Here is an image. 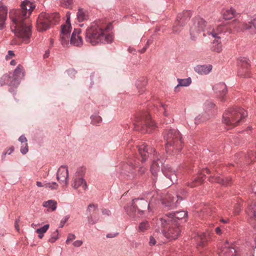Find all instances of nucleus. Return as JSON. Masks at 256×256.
<instances>
[{
  "mask_svg": "<svg viewBox=\"0 0 256 256\" xmlns=\"http://www.w3.org/2000/svg\"><path fill=\"white\" fill-rule=\"evenodd\" d=\"M34 6L30 1L24 0L21 4V10H14L10 14L12 20L10 28L14 34L26 44L29 42L32 35L31 26L26 19L31 14Z\"/></svg>",
  "mask_w": 256,
  "mask_h": 256,
  "instance_id": "f257e3e1",
  "label": "nucleus"
},
{
  "mask_svg": "<svg viewBox=\"0 0 256 256\" xmlns=\"http://www.w3.org/2000/svg\"><path fill=\"white\" fill-rule=\"evenodd\" d=\"M86 40L92 46L98 44H110L112 42V24L110 23L104 28L92 23L86 32Z\"/></svg>",
  "mask_w": 256,
  "mask_h": 256,
  "instance_id": "f03ea898",
  "label": "nucleus"
},
{
  "mask_svg": "<svg viewBox=\"0 0 256 256\" xmlns=\"http://www.w3.org/2000/svg\"><path fill=\"white\" fill-rule=\"evenodd\" d=\"M200 32H204L203 36L212 35L214 38H220L219 34L221 33L232 32L231 29L226 25H220L214 27L208 26L206 28V21L202 18L194 19L193 25L190 27V33L194 39L196 38Z\"/></svg>",
  "mask_w": 256,
  "mask_h": 256,
  "instance_id": "7ed1b4c3",
  "label": "nucleus"
},
{
  "mask_svg": "<svg viewBox=\"0 0 256 256\" xmlns=\"http://www.w3.org/2000/svg\"><path fill=\"white\" fill-rule=\"evenodd\" d=\"M24 76V70L22 66H18L13 73L9 72L4 74L0 78V85L8 86L9 91L13 92L18 87L20 83V79Z\"/></svg>",
  "mask_w": 256,
  "mask_h": 256,
  "instance_id": "20e7f679",
  "label": "nucleus"
},
{
  "mask_svg": "<svg viewBox=\"0 0 256 256\" xmlns=\"http://www.w3.org/2000/svg\"><path fill=\"white\" fill-rule=\"evenodd\" d=\"M246 116L247 112L243 108H233L224 114L222 122L228 126V128H232L244 122Z\"/></svg>",
  "mask_w": 256,
  "mask_h": 256,
  "instance_id": "39448f33",
  "label": "nucleus"
},
{
  "mask_svg": "<svg viewBox=\"0 0 256 256\" xmlns=\"http://www.w3.org/2000/svg\"><path fill=\"white\" fill-rule=\"evenodd\" d=\"M166 141V150L170 153L174 151L179 152L182 146V142L180 132L176 129H170L164 135Z\"/></svg>",
  "mask_w": 256,
  "mask_h": 256,
  "instance_id": "423d86ee",
  "label": "nucleus"
},
{
  "mask_svg": "<svg viewBox=\"0 0 256 256\" xmlns=\"http://www.w3.org/2000/svg\"><path fill=\"white\" fill-rule=\"evenodd\" d=\"M60 15L58 13L41 14L37 20V29L42 32L50 28V24H56L60 20Z\"/></svg>",
  "mask_w": 256,
  "mask_h": 256,
  "instance_id": "0eeeda50",
  "label": "nucleus"
},
{
  "mask_svg": "<svg viewBox=\"0 0 256 256\" xmlns=\"http://www.w3.org/2000/svg\"><path fill=\"white\" fill-rule=\"evenodd\" d=\"M158 225L160 224H158ZM162 228V234L170 240H176L179 236L180 230L178 223H173L168 222L164 223L165 226L160 224Z\"/></svg>",
  "mask_w": 256,
  "mask_h": 256,
  "instance_id": "6e6552de",
  "label": "nucleus"
},
{
  "mask_svg": "<svg viewBox=\"0 0 256 256\" xmlns=\"http://www.w3.org/2000/svg\"><path fill=\"white\" fill-rule=\"evenodd\" d=\"M232 26L236 32L249 30L252 34H256V17L248 22L234 20L232 22Z\"/></svg>",
  "mask_w": 256,
  "mask_h": 256,
  "instance_id": "1a4fd4ad",
  "label": "nucleus"
},
{
  "mask_svg": "<svg viewBox=\"0 0 256 256\" xmlns=\"http://www.w3.org/2000/svg\"><path fill=\"white\" fill-rule=\"evenodd\" d=\"M216 104L211 100H207L204 104V112L202 115H199L195 119V123L198 124L204 122L210 118L213 114V111L216 109Z\"/></svg>",
  "mask_w": 256,
  "mask_h": 256,
  "instance_id": "9d476101",
  "label": "nucleus"
},
{
  "mask_svg": "<svg viewBox=\"0 0 256 256\" xmlns=\"http://www.w3.org/2000/svg\"><path fill=\"white\" fill-rule=\"evenodd\" d=\"M187 215V213L184 211L176 212L174 213H170L166 214L162 218H160L158 221V224L162 226H165L164 223L167 224L168 222H170L173 223H177L176 220H180L184 218Z\"/></svg>",
  "mask_w": 256,
  "mask_h": 256,
  "instance_id": "9b49d317",
  "label": "nucleus"
},
{
  "mask_svg": "<svg viewBox=\"0 0 256 256\" xmlns=\"http://www.w3.org/2000/svg\"><path fill=\"white\" fill-rule=\"evenodd\" d=\"M72 30L71 24L68 18L66 24L62 26L60 40L64 46H67L69 44L70 35Z\"/></svg>",
  "mask_w": 256,
  "mask_h": 256,
  "instance_id": "f8f14e48",
  "label": "nucleus"
},
{
  "mask_svg": "<svg viewBox=\"0 0 256 256\" xmlns=\"http://www.w3.org/2000/svg\"><path fill=\"white\" fill-rule=\"evenodd\" d=\"M144 122V126H140V124L138 123V124L135 126L136 130L144 134L151 132L155 126L154 122L151 119L148 118Z\"/></svg>",
  "mask_w": 256,
  "mask_h": 256,
  "instance_id": "ddd939ff",
  "label": "nucleus"
},
{
  "mask_svg": "<svg viewBox=\"0 0 256 256\" xmlns=\"http://www.w3.org/2000/svg\"><path fill=\"white\" fill-rule=\"evenodd\" d=\"M246 212L251 220L252 224L256 229V200L252 201L249 204Z\"/></svg>",
  "mask_w": 256,
  "mask_h": 256,
  "instance_id": "4468645a",
  "label": "nucleus"
},
{
  "mask_svg": "<svg viewBox=\"0 0 256 256\" xmlns=\"http://www.w3.org/2000/svg\"><path fill=\"white\" fill-rule=\"evenodd\" d=\"M58 180L64 182L67 184L68 179V166H62L58 170L56 174Z\"/></svg>",
  "mask_w": 256,
  "mask_h": 256,
  "instance_id": "2eb2a0df",
  "label": "nucleus"
},
{
  "mask_svg": "<svg viewBox=\"0 0 256 256\" xmlns=\"http://www.w3.org/2000/svg\"><path fill=\"white\" fill-rule=\"evenodd\" d=\"M138 204H141L142 206L140 207L142 208H144L147 206L148 202L144 199H140V200L138 198L133 200L132 201L131 207L130 208L128 207L125 208V209L128 214L130 215H132L133 212H136Z\"/></svg>",
  "mask_w": 256,
  "mask_h": 256,
  "instance_id": "dca6fc26",
  "label": "nucleus"
},
{
  "mask_svg": "<svg viewBox=\"0 0 256 256\" xmlns=\"http://www.w3.org/2000/svg\"><path fill=\"white\" fill-rule=\"evenodd\" d=\"M80 29H74L70 38V44L76 46H82L83 44L82 38L80 36Z\"/></svg>",
  "mask_w": 256,
  "mask_h": 256,
  "instance_id": "f3484780",
  "label": "nucleus"
},
{
  "mask_svg": "<svg viewBox=\"0 0 256 256\" xmlns=\"http://www.w3.org/2000/svg\"><path fill=\"white\" fill-rule=\"evenodd\" d=\"M190 12L188 11H185L180 13L178 15L176 20V24H180V26H184L190 19Z\"/></svg>",
  "mask_w": 256,
  "mask_h": 256,
  "instance_id": "a211bd4d",
  "label": "nucleus"
},
{
  "mask_svg": "<svg viewBox=\"0 0 256 256\" xmlns=\"http://www.w3.org/2000/svg\"><path fill=\"white\" fill-rule=\"evenodd\" d=\"M236 250L232 247H230L226 243L224 248L217 253L218 256H236Z\"/></svg>",
  "mask_w": 256,
  "mask_h": 256,
  "instance_id": "6ab92c4d",
  "label": "nucleus"
},
{
  "mask_svg": "<svg viewBox=\"0 0 256 256\" xmlns=\"http://www.w3.org/2000/svg\"><path fill=\"white\" fill-rule=\"evenodd\" d=\"M174 198L171 194H166L164 198L162 199V203L166 206L171 208H174L176 206L177 200L175 202H174Z\"/></svg>",
  "mask_w": 256,
  "mask_h": 256,
  "instance_id": "aec40b11",
  "label": "nucleus"
},
{
  "mask_svg": "<svg viewBox=\"0 0 256 256\" xmlns=\"http://www.w3.org/2000/svg\"><path fill=\"white\" fill-rule=\"evenodd\" d=\"M214 90L223 99L224 96L226 94L227 90L226 85L223 83H219L213 87Z\"/></svg>",
  "mask_w": 256,
  "mask_h": 256,
  "instance_id": "412c9836",
  "label": "nucleus"
},
{
  "mask_svg": "<svg viewBox=\"0 0 256 256\" xmlns=\"http://www.w3.org/2000/svg\"><path fill=\"white\" fill-rule=\"evenodd\" d=\"M72 186L74 189H76L80 186L82 187L84 190H86L88 188L86 182L82 178L80 177L74 178Z\"/></svg>",
  "mask_w": 256,
  "mask_h": 256,
  "instance_id": "4be33fe9",
  "label": "nucleus"
},
{
  "mask_svg": "<svg viewBox=\"0 0 256 256\" xmlns=\"http://www.w3.org/2000/svg\"><path fill=\"white\" fill-rule=\"evenodd\" d=\"M8 9L6 6H0V30H2L5 26V20L6 18Z\"/></svg>",
  "mask_w": 256,
  "mask_h": 256,
  "instance_id": "5701e85b",
  "label": "nucleus"
},
{
  "mask_svg": "<svg viewBox=\"0 0 256 256\" xmlns=\"http://www.w3.org/2000/svg\"><path fill=\"white\" fill-rule=\"evenodd\" d=\"M212 66L210 64L197 66L194 68V70L199 74H207L212 70Z\"/></svg>",
  "mask_w": 256,
  "mask_h": 256,
  "instance_id": "b1692460",
  "label": "nucleus"
},
{
  "mask_svg": "<svg viewBox=\"0 0 256 256\" xmlns=\"http://www.w3.org/2000/svg\"><path fill=\"white\" fill-rule=\"evenodd\" d=\"M138 150L140 155L142 162H145L148 156V149L147 146L145 144H142L138 146Z\"/></svg>",
  "mask_w": 256,
  "mask_h": 256,
  "instance_id": "393cba45",
  "label": "nucleus"
},
{
  "mask_svg": "<svg viewBox=\"0 0 256 256\" xmlns=\"http://www.w3.org/2000/svg\"><path fill=\"white\" fill-rule=\"evenodd\" d=\"M76 16L79 22H82L88 19V10L82 8H79L77 12Z\"/></svg>",
  "mask_w": 256,
  "mask_h": 256,
  "instance_id": "a878e982",
  "label": "nucleus"
},
{
  "mask_svg": "<svg viewBox=\"0 0 256 256\" xmlns=\"http://www.w3.org/2000/svg\"><path fill=\"white\" fill-rule=\"evenodd\" d=\"M163 172L166 177L168 178L172 182L174 181H176V176L174 171H172V170L170 168H164L162 169Z\"/></svg>",
  "mask_w": 256,
  "mask_h": 256,
  "instance_id": "bb28decb",
  "label": "nucleus"
},
{
  "mask_svg": "<svg viewBox=\"0 0 256 256\" xmlns=\"http://www.w3.org/2000/svg\"><path fill=\"white\" fill-rule=\"evenodd\" d=\"M210 180L211 182H216L222 184L223 185L228 186L230 184L231 180L230 178H226V180H224L222 177L216 176L210 178Z\"/></svg>",
  "mask_w": 256,
  "mask_h": 256,
  "instance_id": "cd10ccee",
  "label": "nucleus"
},
{
  "mask_svg": "<svg viewBox=\"0 0 256 256\" xmlns=\"http://www.w3.org/2000/svg\"><path fill=\"white\" fill-rule=\"evenodd\" d=\"M42 206L48 208V211H54L56 209L57 202L54 200H50L44 202L42 203Z\"/></svg>",
  "mask_w": 256,
  "mask_h": 256,
  "instance_id": "c85d7f7f",
  "label": "nucleus"
},
{
  "mask_svg": "<svg viewBox=\"0 0 256 256\" xmlns=\"http://www.w3.org/2000/svg\"><path fill=\"white\" fill-rule=\"evenodd\" d=\"M236 15V11L232 8H227L222 10V16L225 20L232 18Z\"/></svg>",
  "mask_w": 256,
  "mask_h": 256,
  "instance_id": "c756f323",
  "label": "nucleus"
},
{
  "mask_svg": "<svg viewBox=\"0 0 256 256\" xmlns=\"http://www.w3.org/2000/svg\"><path fill=\"white\" fill-rule=\"evenodd\" d=\"M157 160H154L150 167V170L152 174L155 176L157 174V172H160V164H162V162L160 161V162H158V161L160 160L158 157L156 158Z\"/></svg>",
  "mask_w": 256,
  "mask_h": 256,
  "instance_id": "7c9ffc66",
  "label": "nucleus"
},
{
  "mask_svg": "<svg viewBox=\"0 0 256 256\" xmlns=\"http://www.w3.org/2000/svg\"><path fill=\"white\" fill-rule=\"evenodd\" d=\"M178 84L175 87L176 92H178L179 90H178L179 86H187L192 83V80L190 78L184 79L178 78Z\"/></svg>",
  "mask_w": 256,
  "mask_h": 256,
  "instance_id": "2f4dec72",
  "label": "nucleus"
},
{
  "mask_svg": "<svg viewBox=\"0 0 256 256\" xmlns=\"http://www.w3.org/2000/svg\"><path fill=\"white\" fill-rule=\"evenodd\" d=\"M211 50L218 53H220L222 52V45L220 39L218 38L214 40L211 46Z\"/></svg>",
  "mask_w": 256,
  "mask_h": 256,
  "instance_id": "473e14b6",
  "label": "nucleus"
},
{
  "mask_svg": "<svg viewBox=\"0 0 256 256\" xmlns=\"http://www.w3.org/2000/svg\"><path fill=\"white\" fill-rule=\"evenodd\" d=\"M98 214L99 212H98L88 214V223L91 224L96 223L99 220Z\"/></svg>",
  "mask_w": 256,
  "mask_h": 256,
  "instance_id": "72a5a7b5",
  "label": "nucleus"
},
{
  "mask_svg": "<svg viewBox=\"0 0 256 256\" xmlns=\"http://www.w3.org/2000/svg\"><path fill=\"white\" fill-rule=\"evenodd\" d=\"M159 228L157 230H156V232L154 234V236H150V246H154L156 243V238L160 239V236H162V234L160 233L159 231Z\"/></svg>",
  "mask_w": 256,
  "mask_h": 256,
  "instance_id": "f704fd0d",
  "label": "nucleus"
},
{
  "mask_svg": "<svg viewBox=\"0 0 256 256\" xmlns=\"http://www.w3.org/2000/svg\"><path fill=\"white\" fill-rule=\"evenodd\" d=\"M50 227L48 224H45L43 226L38 228L36 230V232L38 234V236L40 238H42L44 236V234L46 232Z\"/></svg>",
  "mask_w": 256,
  "mask_h": 256,
  "instance_id": "c9c22d12",
  "label": "nucleus"
},
{
  "mask_svg": "<svg viewBox=\"0 0 256 256\" xmlns=\"http://www.w3.org/2000/svg\"><path fill=\"white\" fill-rule=\"evenodd\" d=\"M91 124L95 126H99L102 122V118L97 114H94L90 116Z\"/></svg>",
  "mask_w": 256,
  "mask_h": 256,
  "instance_id": "e433bc0d",
  "label": "nucleus"
},
{
  "mask_svg": "<svg viewBox=\"0 0 256 256\" xmlns=\"http://www.w3.org/2000/svg\"><path fill=\"white\" fill-rule=\"evenodd\" d=\"M98 212V206L96 204H90L87 208L86 214H89L92 213Z\"/></svg>",
  "mask_w": 256,
  "mask_h": 256,
  "instance_id": "4c0bfd02",
  "label": "nucleus"
},
{
  "mask_svg": "<svg viewBox=\"0 0 256 256\" xmlns=\"http://www.w3.org/2000/svg\"><path fill=\"white\" fill-rule=\"evenodd\" d=\"M196 240L200 246H203L207 241V238L205 234H202L198 235Z\"/></svg>",
  "mask_w": 256,
  "mask_h": 256,
  "instance_id": "58836bf2",
  "label": "nucleus"
},
{
  "mask_svg": "<svg viewBox=\"0 0 256 256\" xmlns=\"http://www.w3.org/2000/svg\"><path fill=\"white\" fill-rule=\"evenodd\" d=\"M58 234L59 232L58 230L54 232L52 234L48 240V242L50 243L54 242L58 238Z\"/></svg>",
  "mask_w": 256,
  "mask_h": 256,
  "instance_id": "ea45409f",
  "label": "nucleus"
},
{
  "mask_svg": "<svg viewBox=\"0 0 256 256\" xmlns=\"http://www.w3.org/2000/svg\"><path fill=\"white\" fill-rule=\"evenodd\" d=\"M203 180L202 178H198V179H195L190 184H188V186H190L191 188H194L198 184H202L203 182Z\"/></svg>",
  "mask_w": 256,
  "mask_h": 256,
  "instance_id": "a19ab883",
  "label": "nucleus"
},
{
  "mask_svg": "<svg viewBox=\"0 0 256 256\" xmlns=\"http://www.w3.org/2000/svg\"><path fill=\"white\" fill-rule=\"evenodd\" d=\"M14 150V148L13 146H10L8 148L5 150L2 155V160H4L5 158V157L6 155L8 154H10Z\"/></svg>",
  "mask_w": 256,
  "mask_h": 256,
  "instance_id": "79ce46f5",
  "label": "nucleus"
},
{
  "mask_svg": "<svg viewBox=\"0 0 256 256\" xmlns=\"http://www.w3.org/2000/svg\"><path fill=\"white\" fill-rule=\"evenodd\" d=\"M44 187L51 190H56L58 188V184L56 182H48L44 184Z\"/></svg>",
  "mask_w": 256,
  "mask_h": 256,
  "instance_id": "37998d69",
  "label": "nucleus"
},
{
  "mask_svg": "<svg viewBox=\"0 0 256 256\" xmlns=\"http://www.w3.org/2000/svg\"><path fill=\"white\" fill-rule=\"evenodd\" d=\"M149 228V224L147 222H142L140 224L139 230L140 231L144 232Z\"/></svg>",
  "mask_w": 256,
  "mask_h": 256,
  "instance_id": "c03bdc74",
  "label": "nucleus"
},
{
  "mask_svg": "<svg viewBox=\"0 0 256 256\" xmlns=\"http://www.w3.org/2000/svg\"><path fill=\"white\" fill-rule=\"evenodd\" d=\"M183 26H180V24H176V22L174 26L172 27L173 32L174 33L179 32L181 30L182 27Z\"/></svg>",
  "mask_w": 256,
  "mask_h": 256,
  "instance_id": "a18cd8bd",
  "label": "nucleus"
},
{
  "mask_svg": "<svg viewBox=\"0 0 256 256\" xmlns=\"http://www.w3.org/2000/svg\"><path fill=\"white\" fill-rule=\"evenodd\" d=\"M248 158L250 159L251 162L254 161L256 160V152H250L248 154Z\"/></svg>",
  "mask_w": 256,
  "mask_h": 256,
  "instance_id": "49530a36",
  "label": "nucleus"
},
{
  "mask_svg": "<svg viewBox=\"0 0 256 256\" xmlns=\"http://www.w3.org/2000/svg\"><path fill=\"white\" fill-rule=\"evenodd\" d=\"M22 144V146H21L20 150V152L22 154H26L28 152V144Z\"/></svg>",
  "mask_w": 256,
  "mask_h": 256,
  "instance_id": "de8ad7c7",
  "label": "nucleus"
},
{
  "mask_svg": "<svg viewBox=\"0 0 256 256\" xmlns=\"http://www.w3.org/2000/svg\"><path fill=\"white\" fill-rule=\"evenodd\" d=\"M76 238V236L74 234H69L68 236L67 239L66 240V243L68 244L70 242L72 241Z\"/></svg>",
  "mask_w": 256,
  "mask_h": 256,
  "instance_id": "09e8293b",
  "label": "nucleus"
},
{
  "mask_svg": "<svg viewBox=\"0 0 256 256\" xmlns=\"http://www.w3.org/2000/svg\"><path fill=\"white\" fill-rule=\"evenodd\" d=\"M68 218H69L68 216H66L64 218H62V220L60 221L59 228H62L64 224L68 221Z\"/></svg>",
  "mask_w": 256,
  "mask_h": 256,
  "instance_id": "8fccbe9b",
  "label": "nucleus"
},
{
  "mask_svg": "<svg viewBox=\"0 0 256 256\" xmlns=\"http://www.w3.org/2000/svg\"><path fill=\"white\" fill-rule=\"evenodd\" d=\"M18 140L22 144H26L27 143V139L24 135H22L18 138Z\"/></svg>",
  "mask_w": 256,
  "mask_h": 256,
  "instance_id": "3c124183",
  "label": "nucleus"
},
{
  "mask_svg": "<svg viewBox=\"0 0 256 256\" xmlns=\"http://www.w3.org/2000/svg\"><path fill=\"white\" fill-rule=\"evenodd\" d=\"M82 243L83 242L82 240H76L73 242L72 244L75 247H80L82 245Z\"/></svg>",
  "mask_w": 256,
  "mask_h": 256,
  "instance_id": "603ef678",
  "label": "nucleus"
},
{
  "mask_svg": "<svg viewBox=\"0 0 256 256\" xmlns=\"http://www.w3.org/2000/svg\"><path fill=\"white\" fill-rule=\"evenodd\" d=\"M110 211L106 209H103L102 210V214L104 215L110 216Z\"/></svg>",
  "mask_w": 256,
  "mask_h": 256,
  "instance_id": "864d4df0",
  "label": "nucleus"
},
{
  "mask_svg": "<svg viewBox=\"0 0 256 256\" xmlns=\"http://www.w3.org/2000/svg\"><path fill=\"white\" fill-rule=\"evenodd\" d=\"M68 73L70 75H73V76H74L76 74V71L74 70L70 69V70H68Z\"/></svg>",
  "mask_w": 256,
  "mask_h": 256,
  "instance_id": "5fc2aeb1",
  "label": "nucleus"
},
{
  "mask_svg": "<svg viewBox=\"0 0 256 256\" xmlns=\"http://www.w3.org/2000/svg\"><path fill=\"white\" fill-rule=\"evenodd\" d=\"M14 54L12 50H9L8 52V54L6 56V59L8 58V56H14Z\"/></svg>",
  "mask_w": 256,
  "mask_h": 256,
  "instance_id": "6e6d98bb",
  "label": "nucleus"
},
{
  "mask_svg": "<svg viewBox=\"0 0 256 256\" xmlns=\"http://www.w3.org/2000/svg\"><path fill=\"white\" fill-rule=\"evenodd\" d=\"M162 107L164 110V115L166 116H168V114L167 112V106H166L164 105H163Z\"/></svg>",
  "mask_w": 256,
  "mask_h": 256,
  "instance_id": "4d7b16f0",
  "label": "nucleus"
},
{
  "mask_svg": "<svg viewBox=\"0 0 256 256\" xmlns=\"http://www.w3.org/2000/svg\"><path fill=\"white\" fill-rule=\"evenodd\" d=\"M20 222V220L18 219L15 222V228L18 231L19 230V226H18V222Z\"/></svg>",
  "mask_w": 256,
  "mask_h": 256,
  "instance_id": "13d9d810",
  "label": "nucleus"
},
{
  "mask_svg": "<svg viewBox=\"0 0 256 256\" xmlns=\"http://www.w3.org/2000/svg\"><path fill=\"white\" fill-rule=\"evenodd\" d=\"M139 172H140L141 174H144L146 171V168L144 167H141L138 170Z\"/></svg>",
  "mask_w": 256,
  "mask_h": 256,
  "instance_id": "bf43d9fd",
  "label": "nucleus"
},
{
  "mask_svg": "<svg viewBox=\"0 0 256 256\" xmlns=\"http://www.w3.org/2000/svg\"><path fill=\"white\" fill-rule=\"evenodd\" d=\"M36 186L38 187H44V184H42L40 182H36Z\"/></svg>",
  "mask_w": 256,
  "mask_h": 256,
  "instance_id": "052dcab7",
  "label": "nucleus"
},
{
  "mask_svg": "<svg viewBox=\"0 0 256 256\" xmlns=\"http://www.w3.org/2000/svg\"><path fill=\"white\" fill-rule=\"evenodd\" d=\"M216 232L218 234H221V230L219 227L216 228Z\"/></svg>",
  "mask_w": 256,
  "mask_h": 256,
  "instance_id": "680f3d73",
  "label": "nucleus"
},
{
  "mask_svg": "<svg viewBox=\"0 0 256 256\" xmlns=\"http://www.w3.org/2000/svg\"><path fill=\"white\" fill-rule=\"evenodd\" d=\"M50 54V52L48 50L46 52L45 54L44 55V58H47L48 57Z\"/></svg>",
  "mask_w": 256,
  "mask_h": 256,
  "instance_id": "e2e57ef3",
  "label": "nucleus"
},
{
  "mask_svg": "<svg viewBox=\"0 0 256 256\" xmlns=\"http://www.w3.org/2000/svg\"><path fill=\"white\" fill-rule=\"evenodd\" d=\"M66 4L70 5L72 4V0H66Z\"/></svg>",
  "mask_w": 256,
  "mask_h": 256,
  "instance_id": "0e129e2a",
  "label": "nucleus"
},
{
  "mask_svg": "<svg viewBox=\"0 0 256 256\" xmlns=\"http://www.w3.org/2000/svg\"><path fill=\"white\" fill-rule=\"evenodd\" d=\"M240 212V209H238V208H236V210L234 211V213L235 214H239Z\"/></svg>",
  "mask_w": 256,
  "mask_h": 256,
  "instance_id": "69168bd1",
  "label": "nucleus"
},
{
  "mask_svg": "<svg viewBox=\"0 0 256 256\" xmlns=\"http://www.w3.org/2000/svg\"><path fill=\"white\" fill-rule=\"evenodd\" d=\"M10 64L12 66H15L16 64V62L14 60H12Z\"/></svg>",
  "mask_w": 256,
  "mask_h": 256,
  "instance_id": "338daca9",
  "label": "nucleus"
},
{
  "mask_svg": "<svg viewBox=\"0 0 256 256\" xmlns=\"http://www.w3.org/2000/svg\"><path fill=\"white\" fill-rule=\"evenodd\" d=\"M252 191L254 192L256 194V184H255L253 188H252Z\"/></svg>",
  "mask_w": 256,
  "mask_h": 256,
  "instance_id": "774afa93",
  "label": "nucleus"
}]
</instances>
